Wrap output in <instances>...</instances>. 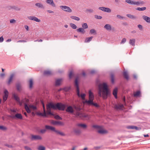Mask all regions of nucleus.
<instances>
[{"mask_svg":"<svg viewBox=\"0 0 150 150\" xmlns=\"http://www.w3.org/2000/svg\"><path fill=\"white\" fill-rule=\"evenodd\" d=\"M52 123L54 125H63L64 123L63 122L57 121H54L52 122Z\"/></svg>","mask_w":150,"mask_h":150,"instance_id":"nucleus-24","label":"nucleus"},{"mask_svg":"<svg viewBox=\"0 0 150 150\" xmlns=\"http://www.w3.org/2000/svg\"><path fill=\"white\" fill-rule=\"evenodd\" d=\"M47 110V115H50L52 116H54V114L51 112V109H48Z\"/></svg>","mask_w":150,"mask_h":150,"instance_id":"nucleus-44","label":"nucleus"},{"mask_svg":"<svg viewBox=\"0 0 150 150\" xmlns=\"http://www.w3.org/2000/svg\"><path fill=\"white\" fill-rule=\"evenodd\" d=\"M92 127L93 128H95L96 129H101V126H100L98 125H93Z\"/></svg>","mask_w":150,"mask_h":150,"instance_id":"nucleus-49","label":"nucleus"},{"mask_svg":"<svg viewBox=\"0 0 150 150\" xmlns=\"http://www.w3.org/2000/svg\"><path fill=\"white\" fill-rule=\"evenodd\" d=\"M44 74L46 75H50L52 74V72L49 70H46L44 71Z\"/></svg>","mask_w":150,"mask_h":150,"instance_id":"nucleus-32","label":"nucleus"},{"mask_svg":"<svg viewBox=\"0 0 150 150\" xmlns=\"http://www.w3.org/2000/svg\"><path fill=\"white\" fill-rule=\"evenodd\" d=\"M61 9L64 11L70 13L72 12V10L70 8L67 6H60Z\"/></svg>","mask_w":150,"mask_h":150,"instance_id":"nucleus-6","label":"nucleus"},{"mask_svg":"<svg viewBox=\"0 0 150 150\" xmlns=\"http://www.w3.org/2000/svg\"><path fill=\"white\" fill-rule=\"evenodd\" d=\"M126 16L128 18H130L132 19H134L137 18L136 16L130 14H127Z\"/></svg>","mask_w":150,"mask_h":150,"instance_id":"nucleus-33","label":"nucleus"},{"mask_svg":"<svg viewBox=\"0 0 150 150\" xmlns=\"http://www.w3.org/2000/svg\"><path fill=\"white\" fill-rule=\"evenodd\" d=\"M62 80V79H59L57 80L55 82V85L56 86H59L60 83L61 81Z\"/></svg>","mask_w":150,"mask_h":150,"instance_id":"nucleus-30","label":"nucleus"},{"mask_svg":"<svg viewBox=\"0 0 150 150\" xmlns=\"http://www.w3.org/2000/svg\"><path fill=\"white\" fill-rule=\"evenodd\" d=\"M104 28L108 31H110L112 30V28L110 24H106L104 26Z\"/></svg>","mask_w":150,"mask_h":150,"instance_id":"nucleus-16","label":"nucleus"},{"mask_svg":"<svg viewBox=\"0 0 150 150\" xmlns=\"http://www.w3.org/2000/svg\"><path fill=\"white\" fill-rule=\"evenodd\" d=\"M13 98L17 102H20V100L19 97L17 96L15 94L13 93Z\"/></svg>","mask_w":150,"mask_h":150,"instance_id":"nucleus-23","label":"nucleus"},{"mask_svg":"<svg viewBox=\"0 0 150 150\" xmlns=\"http://www.w3.org/2000/svg\"><path fill=\"white\" fill-rule=\"evenodd\" d=\"M73 107L71 106H68L67 109L66 110V112L71 113H73L74 111L73 109Z\"/></svg>","mask_w":150,"mask_h":150,"instance_id":"nucleus-12","label":"nucleus"},{"mask_svg":"<svg viewBox=\"0 0 150 150\" xmlns=\"http://www.w3.org/2000/svg\"><path fill=\"white\" fill-rule=\"evenodd\" d=\"M81 117H83V118H87L88 119H89L90 118V117L89 115H88L87 114H81Z\"/></svg>","mask_w":150,"mask_h":150,"instance_id":"nucleus-39","label":"nucleus"},{"mask_svg":"<svg viewBox=\"0 0 150 150\" xmlns=\"http://www.w3.org/2000/svg\"><path fill=\"white\" fill-rule=\"evenodd\" d=\"M98 94L99 96L101 97L102 96H102L104 99H106L108 98V96L109 94L108 86L107 84L104 83L102 84H100L98 85Z\"/></svg>","mask_w":150,"mask_h":150,"instance_id":"nucleus-1","label":"nucleus"},{"mask_svg":"<svg viewBox=\"0 0 150 150\" xmlns=\"http://www.w3.org/2000/svg\"><path fill=\"white\" fill-rule=\"evenodd\" d=\"M89 94V100H86L84 102V103H86L88 104V101H93L94 99V96L93 93L90 90L88 92Z\"/></svg>","mask_w":150,"mask_h":150,"instance_id":"nucleus-5","label":"nucleus"},{"mask_svg":"<svg viewBox=\"0 0 150 150\" xmlns=\"http://www.w3.org/2000/svg\"><path fill=\"white\" fill-rule=\"evenodd\" d=\"M15 75V74L14 73L12 74H11L10 76V83L12 81V79L13 77Z\"/></svg>","mask_w":150,"mask_h":150,"instance_id":"nucleus-55","label":"nucleus"},{"mask_svg":"<svg viewBox=\"0 0 150 150\" xmlns=\"http://www.w3.org/2000/svg\"><path fill=\"white\" fill-rule=\"evenodd\" d=\"M126 40L125 38H123L121 41L120 43L121 44L124 43L126 41Z\"/></svg>","mask_w":150,"mask_h":150,"instance_id":"nucleus-59","label":"nucleus"},{"mask_svg":"<svg viewBox=\"0 0 150 150\" xmlns=\"http://www.w3.org/2000/svg\"><path fill=\"white\" fill-rule=\"evenodd\" d=\"M90 33L91 34H96V31L95 29H92L90 30Z\"/></svg>","mask_w":150,"mask_h":150,"instance_id":"nucleus-50","label":"nucleus"},{"mask_svg":"<svg viewBox=\"0 0 150 150\" xmlns=\"http://www.w3.org/2000/svg\"><path fill=\"white\" fill-rule=\"evenodd\" d=\"M55 110H64L66 108V105L62 103H58L55 104Z\"/></svg>","mask_w":150,"mask_h":150,"instance_id":"nucleus-4","label":"nucleus"},{"mask_svg":"<svg viewBox=\"0 0 150 150\" xmlns=\"http://www.w3.org/2000/svg\"><path fill=\"white\" fill-rule=\"evenodd\" d=\"M82 27L84 29H86L88 28V26L86 23H85L82 24Z\"/></svg>","mask_w":150,"mask_h":150,"instance_id":"nucleus-46","label":"nucleus"},{"mask_svg":"<svg viewBox=\"0 0 150 150\" xmlns=\"http://www.w3.org/2000/svg\"><path fill=\"white\" fill-rule=\"evenodd\" d=\"M135 40L134 39H130L129 41V44L133 46L135 45Z\"/></svg>","mask_w":150,"mask_h":150,"instance_id":"nucleus-29","label":"nucleus"},{"mask_svg":"<svg viewBox=\"0 0 150 150\" xmlns=\"http://www.w3.org/2000/svg\"><path fill=\"white\" fill-rule=\"evenodd\" d=\"M117 88H115L113 91L112 94L114 96L115 98H117Z\"/></svg>","mask_w":150,"mask_h":150,"instance_id":"nucleus-20","label":"nucleus"},{"mask_svg":"<svg viewBox=\"0 0 150 150\" xmlns=\"http://www.w3.org/2000/svg\"><path fill=\"white\" fill-rule=\"evenodd\" d=\"M143 18L146 22L148 23H150V18L146 16H143L142 17Z\"/></svg>","mask_w":150,"mask_h":150,"instance_id":"nucleus-15","label":"nucleus"},{"mask_svg":"<svg viewBox=\"0 0 150 150\" xmlns=\"http://www.w3.org/2000/svg\"><path fill=\"white\" fill-rule=\"evenodd\" d=\"M42 139V137L39 135H31V140H41Z\"/></svg>","mask_w":150,"mask_h":150,"instance_id":"nucleus-7","label":"nucleus"},{"mask_svg":"<svg viewBox=\"0 0 150 150\" xmlns=\"http://www.w3.org/2000/svg\"><path fill=\"white\" fill-rule=\"evenodd\" d=\"M73 108L76 110V112L80 111L81 110V108L80 107L77 106L75 105L73 106Z\"/></svg>","mask_w":150,"mask_h":150,"instance_id":"nucleus-35","label":"nucleus"},{"mask_svg":"<svg viewBox=\"0 0 150 150\" xmlns=\"http://www.w3.org/2000/svg\"><path fill=\"white\" fill-rule=\"evenodd\" d=\"M15 117L18 119L21 120L23 119L22 116L21 114L20 113H18L16 114L15 115Z\"/></svg>","mask_w":150,"mask_h":150,"instance_id":"nucleus-27","label":"nucleus"},{"mask_svg":"<svg viewBox=\"0 0 150 150\" xmlns=\"http://www.w3.org/2000/svg\"><path fill=\"white\" fill-rule=\"evenodd\" d=\"M30 107L33 109L34 110H35L37 109L36 107L33 105H30Z\"/></svg>","mask_w":150,"mask_h":150,"instance_id":"nucleus-60","label":"nucleus"},{"mask_svg":"<svg viewBox=\"0 0 150 150\" xmlns=\"http://www.w3.org/2000/svg\"><path fill=\"white\" fill-rule=\"evenodd\" d=\"M73 75V71H71L69 75V77L70 79H71Z\"/></svg>","mask_w":150,"mask_h":150,"instance_id":"nucleus-54","label":"nucleus"},{"mask_svg":"<svg viewBox=\"0 0 150 150\" xmlns=\"http://www.w3.org/2000/svg\"><path fill=\"white\" fill-rule=\"evenodd\" d=\"M33 84V81L32 79H30V86L29 87L30 88H32V86Z\"/></svg>","mask_w":150,"mask_h":150,"instance_id":"nucleus-51","label":"nucleus"},{"mask_svg":"<svg viewBox=\"0 0 150 150\" xmlns=\"http://www.w3.org/2000/svg\"><path fill=\"white\" fill-rule=\"evenodd\" d=\"M93 38V36L86 38L84 42L86 43L89 42Z\"/></svg>","mask_w":150,"mask_h":150,"instance_id":"nucleus-34","label":"nucleus"},{"mask_svg":"<svg viewBox=\"0 0 150 150\" xmlns=\"http://www.w3.org/2000/svg\"><path fill=\"white\" fill-rule=\"evenodd\" d=\"M70 18L72 19H74L77 21H79L80 20V18L79 17L75 16H70Z\"/></svg>","mask_w":150,"mask_h":150,"instance_id":"nucleus-37","label":"nucleus"},{"mask_svg":"<svg viewBox=\"0 0 150 150\" xmlns=\"http://www.w3.org/2000/svg\"><path fill=\"white\" fill-rule=\"evenodd\" d=\"M146 9V8L144 7L142 8L137 7V8L136 9L139 11H143L145 10Z\"/></svg>","mask_w":150,"mask_h":150,"instance_id":"nucleus-42","label":"nucleus"},{"mask_svg":"<svg viewBox=\"0 0 150 150\" xmlns=\"http://www.w3.org/2000/svg\"><path fill=\"white\" fill-rule=\"evenodd\" d=\"M54 118L56 119L62 120V118L59 115H57L54 116Z\"/></svg>","mask_w":150,"mask_h":150,"instance_id":"nucleus-52","label":"nucleus"},{"mask_svg":"<svg viewBox=\"0 0 150 150\" xmlns=\"http://www.w3.org/2000/svg\"><path fill=\"white\" fill-rule=\"evenodd\" d=\"M135 126H128L127 127V128L128 129H134Z\"/></svg>","mask_w":150,"mask_h":150,"instance_id":"nucleus-58","label":"nucleus"},{"mask_svg":"<svg viewBox=\"0 0 150 150\" xmlns=\"http://www.w3.org/2000/svg\"><path fill=\"white\" fill-rule=\"evenodd\" d=\"M123 75L124 78L127 80H128L129 79V76L128 75L127 72L126 71H124L123 73Z\"/></svg>","mask_w":150,"mask_h":150,"instance_id":"nucleus-21","label":"nucleus"},{"mask_svg":"<svg viewBox=\"0 0 150 150\" xmlns=\"http://www.w3.org/2000/svg\"><path fill=\"white\" fill-rule=\"evenodd\" d=\"M76 31L82 34H84L85 31L82 28H80L76 30Z\"/></svg>","mask_w":150,"mask_h":150,"instance_id":"nucleus-22","label":"nucleus"},{"mask_svg":"<svg viewBox=\"0 0 150 150\" xmlns=\"http://www.w3.org/2000/svg\"><path fill=\"white\" fill-rule=\"evenodd\" d=\"M47 109H51V108H52L54 110H55V104L54 105L53 103H50L47 105Z\"/></svg>","mask_w":150,"mask_h":150,"instance_id":"nucleus-8","label":"nucleus"},{"mask_svg":"<svg viewBox=\"0 0 150 150\" xmlns=\"http://www.w3.org/2000/svg\"><path fill=\"white\" fill-rule=\"evenodd\" d=\"M82 113L79 112V111L76 112L75 114L74 115L76 116V117H81V116Z\"/></svg>","mask_w":150,"mask_h":150,"instance_id":"nucleus-45","label":"nucleus"},{"mask_svg":"<svg viewBox=\"0 0 150 150\" xmlns=\"http://www.w3.org/2000/svg\"><path fill=\"white\" fill-rule=\"evenodd\" d=\"M75 85L76 88L77 94L78 96L79 97H81L82 99L83 100H85L86 94L84 93H83L80 95L78 83V80L77 78H76L75 79Z\"/></svg>","mask_w":150,"mask_h":150,"instance_id":"nucleus-2","label":"nucleus"},{"mask_svg":"<svg viewBox=\"0 0 150 150\" xmlns=\"http://www.w3.org/2000/svg\"><path fill=\"white\" fill-rule=\"evenodd\" d=\"M28 19L29 20L35 21L37 22H39L40 21V20L38 19V18L34 16H29L28 17Z\"/></svg>","mask_w":150,"mask_h":150,"instance_id":"nucleus-10","label":"nucleus"},{"mask_svg":"<svg viewBox=\"0 0 150 150\" xmlns=\"http://www.w3.org/2000/svg\"><path fill=\"white\" fill-rule=\"evenodd\" d=\"M46 130L45 129H42L40 130V132L42 134L45 133L46 132Z\"/></svg>","mask_w":150,"mask_h":150,"instance_id":"nucleus-62","label":"nucleus"},{"mask_svg":"<svg viewBox=\"0 0 150 150\" xmlns=\"http://www.w3.org/2000/svg\"><path fill=\"white\" fill-rule=\"evenodd\" d=\"M134 1H131V0H126L125 2L128 4H131V5H134Z\"/></svg>","mask_w":150,"mask_h":150,"instance_id":"nucleus-36","label":"nucleus"},{"mask_svg":"<svg viewBox=\"0 0 150 150\" xmlns=\"http://www.w3.org/2000/svg\"><path fill=\"white\" fill-rule=\"evenodd\" d=\"M111 81L112 83H113L114 82V74L113 73H111L110 75Z\"/></svg>","mask_w":150,"mask_h":150,"instance_id":"nucleus-40","label":"nucleus"},{"mask_svg":"<svg viewBox=\"0 0 150 150\" xmlns=\"http://www.w3.org/2000/svg\"><path fill=\"white\" fill-rule=\"evenodd\" d=\"M74 132L77 135H79L81 133V130L78 128L74 129Z\"/></svg>","mask_w":150,"mask_h":150,"instance_id":"nucleus-17","label":"nucleus"},{"mask_svg":"<svg viewBox=\"0 0 150 150\" xmlns=\"http://www.w3.org/2000/svg\"><path fill=\"white\" fill-rule=\"evenodd\" d=\"M7 128L3 126H0V130H1L3 131H5L6 130Z\"/></svg>","mask_w":150,"mask_h":150,"instance_id":"nucleus-53","label":"nucleus"},{"mask_svg":"<svg viewBox=\"0 0 150 150\" xmlns=\"http://www.w3.org/2000/svg\"><path fill=\"white\" fill-rule=\"evenodd\" d=\"M124 107V105L122 104H115L114 105V108L117 110H121Z\"/></svg>","mask_w":150,"mask_h":150,"instance_id":"nucleus-11","label":"nucleus"},{"mask_svg":"<svg viewBox=\"0 0 150 150\" xmlns=\"http://www.w3.org/2000/svg\"><path fill=\"white\" fill-rule=\"evenodd\" d=\"M35 5L36 6L38 7L39 8L42 9H44L45 8V7L41 3H36L35 4Z\"/></svg>","mask_w":150,"mask_h":150,"instance_id":"nucleus-18","label":"nucleus"},{"mask_svg":"<svg viewBox=\"0 0 150 150\" xmlns=\"http://www.w3.org/2000/svg\"><path fill=\"white\" fill-rule=\"evenodd\" d=\"M24 107H25V109L26 110L27 112L28 113H30V112H31L30 110V109L28 107L27 104L26 103H24Z\"/></svg>","mask_w":150,"mask_h":150,"instance_id":"nucleus-19","label":"nucleus"},{"mask_svg":"<svg viewBox=\"0 0 150 150\" xmlns=\"http://www.w3.org/2000/svg\"><path fill=\"white\" fill-rule=\"evenodd\" d=\"M99 133L101 134H106L107 133V131L106 130H104L103 129H100L98 130V131Z\"/></svg>","mask_w":150,"mask_h":150,"instance_id":"nucleus-25","label":"nucleus"},{"mask_svg":"<svg viewBox=\"0 0 150 150\" xmlns=\"http://www.w3.org/2000/svg\"><path fill=\"white\" fill-rule=\"evenodd\" d=\"M16 86L17 90L18 91L20 92L22 89L21 83L19 82L17 83L16 84Z\"/></svg>","mask_w":150,"mask_h":150,"instance_id":"nucleus-13","label":"nucleus"},{"mask_svg":"<svg viewBox=\"0 0 150 150\" xmlns=\"http://www.w3.org/2000/svg\"><path fill=\"white\" fill-rule=\"evenodd\" d=\"M8 95H4L3 96V100L4 102L8 98Z\"/></svg>","mask_w":150,"mask_h":150,"instance_id":"nucleus-57","label":"nucleus"},{"mask_svg":"<svg viewBox=\"0 0 150 150\" xmlns=\"http://www.w3.org/2000/svg\"><path fill=\"white\" fill-rule=\"evenodd\" d=\"M144 4V2L143 1H134V5H142Z\"/></svg>","mask_w":150,"mask_h":150,"instance_id":"nucleus-31","label":"nucleus"},{"mask_svg":"<svg viewBox=\"0 0 150 150\" xmlns=\"http://www.w3.org/2000/svg\"><path fill=\"white\" fill-rule=\"evenodd\" d=\"M13 9L16 11H19L20 10V8L16 6H10V9Z\"/></svg>","mask_w":150,"mask_h":150,"instance_id":"nucleus-38","label":"nucleus"},{"mask_svg":"<svg viewBox=\"0 0 150 150\" xmlns=\"http://www.w3.org/2000/svg\"><path fill=\"white\" fill-rule=\"evenodd\" d=\"M86 11L89 13H93L94 12V10L91 9H87L86 10Z\"/></svg>","mask_w":150,"mask_h":150,"instance_id":"nucleus-47","label":"nucleus"},{"mask_svg":"<svg viewBox=\"0 0 150 150\" xmlns=\"http://www.w3.org/2000/svg\"><path fill=\"white\" fill-rule=\"evenodd\" d=\"M46 2L47 4L51 5L52 6L55 7V4L53 2V0H47Z\"/></svg>","mask_w":150,"mask_h":150,"instance_id":"nucleus-14","label":"nucleus"},{"mask_svg":"<svg viewBox=\"0 0 150 150\" xmlns=\"http://www.w3.org/2000/svg\"><path fill=\"white\" fill-rule=\"evenodd\" d=\"M99 10H102V11L106 12L108 13H110L111 12V10L109 8H106L103 7H99Z\"/></svg>","mask_w":150,"mask_h":150,"instance_id":"nucleus-9","label":"nucleus"},{"mask_svg":"<svg viewBox=\"0 0 150 150\" xmlns=\"http://www.w3.org/2000/svg\"><path fill=\"white\" fill-rule=\"evenodd\" d=\"M70 89V87H64L63 88V90L64 91L67 92L69 91Z\"/></svg>","mask_w":150,"mask_h":150,"instance_id":"nucleus-56","label":"nucleus"},{"mask_svg":"<svg viewBox=\"0 0 150 150\" xmlns=\"http://www.w3.org/2000/svg\"><path fill=\"white\" fill-rule=\"evenodd\" d=\"M88 102V103L87 104L88 105H92L96 107H99V105L97 103H94L93 101H89Z\"/></svg>","mask_w":150,"mask_h":150,"instance_id":"nucleus-28","label":"nucleus"},{"mask_svg":"<svg viewBox=\"0 0 150 150\" xmlns=\"http://www.w3.org/2000/svg\"><path fill=\"white\" fill-rule=\"evenodd\" d=\"M141 94V92L140 91H138L136 92L134 94V97H138Z\"/></svg>","mask_w":150,"mask_h":150,"instance_id":"nucleus-41","label":"nucleus"},{"mask_svg":"<svg viewBox=\"0 0 150 150\" xmlns=\"http://www.w3.org/2000/svg\"><path fill=\"white\" fill-rule=\"evenodd\" d=\"M45 147L41 145L39 146L38 148V150H45Z\"/></svg>","mask_w":150,"mask_h":150,"instance_id":"nucleus-43","label":"nucleus"},{"mask_svg":"<svg viewBox=\"0 0 150 150\" xmlns=\"http://www.w3.org/2000/svg\"><path fill=\"white\" fill-rule=\"evenodd\" d=\"M24 148L25 149L27 150H32V149L31 148H30L29 146H25L24 147Z\"/></svg>","mask_w":150,"mask_h":150,"instance_id":"nucleus-63","label":"nucleus"},{"mask_svg":"<svg viewBox=\"0 0 150 150\" xmlns=\"http://www.w3.org/2000/svg\"><path fill=\"white\" fill-rule=\"evenodd\" d=\"M76 126L78 127H80L83 129L86 128L87 127L86 124L80 123L77 124Z\"/></svg>","mask_w":150,"mask_h":150,"instance_id":"nucleus-26","label":"nucleus"},{"mask_svg":"<svg viewBox=\"0 0 150 150\" xmlns=\"http://www.w3.org/2000/svg\"><path fill=\"white\" fill-rule=\"evenodd\" d=\"M71 27L74 29H76L77 28L76 26L74 23H71L70 24Z\"/></svg>","mask_w":150,"mask_h":150,"instance_id":"nucleus-48","label":"nucleus"},{"mask_svg":"<svg viewBox=\"0 0 150 150\" xmlns=\"http://www.w3.org/2000/svg\"><path fill=\"white\" fill-rule=\"evenodd\" d=\"M45 127L46 129L51 130L55 132L57 134H59L62 136H64L65 135V134L64 133L60 132L59 131L56 130L54 127L52 126L46 125L45 126Z\"/></svg>","mask_w":150,"mask_h":150,"instance_id":"nucleus-3","label":"nucleus"},{"mask_svg":"<svg viewBox=\"0 0 150 150\" xmlns=\"http://www.w3.org/2000/svg\"><path fill=\"white\" fill-rule=\"evenodd\" d=\"M4 95H8V92L6 90H5L4 91Z\"/></svg>","mask_w":150,"mask_h":150,"instance_id":"nucleus-64","label":"nucleus"},{"mask_svg":"<svg viewBox=\"0 0 150 150\" xmlns=\"http://www.w3.org/2000/svg\"><path fill=\"white\" fill-rule=\"evenodd\" d=\"M137 27L140 30H142L143 27L142 25H141L139 24L138 25Z\"/></svg>","mask_w":150,"mask_h":150,"instance_id":"nucleus-61","label":"nucleus"}]
</instances>
